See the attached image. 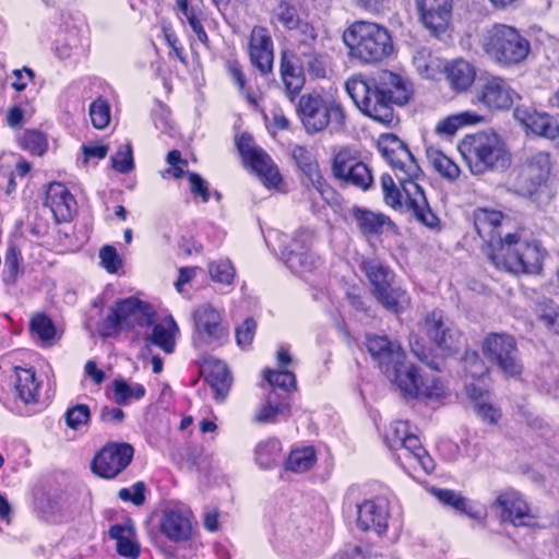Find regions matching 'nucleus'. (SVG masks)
<instances>
[{
	"label": "nucleus",
	"instance_id": "obj_1",
	"mask_svg": "<svg viewBox=\"0 0 559 559\" xmlns=\"http://www.w3.org/2000/svg\"><path fill=\"white\" fill-rule=\"evenodd\" d=\"M380 143L383 156L391 165L401 189L393 178L385 174L381 177V187L385 203L401 212L412 213L418 222L432 228L439 219L429 207L427 198L418 180L421 170L407 146L396 136L391 135Z\"/></svg>",
	"mask_w": 559,
	"mask_h": 559
},
{
	"label": "nucleus",
	"instance_id": "obj_2",
	"mask_svg": "<svg viewBox=\"0 0 559 559\" xmlns=\"http://www.w3.org/2000/svg\"><path fill=\"white\" fill-rule=\"evenodd\" d=\"M504 215L495 210L477 209L474 225L478 235L488 242L487 255L497 269L519 274H535L542 270L543 251L539 243L523 238L519 233L499 231Z\"/></svg>",
	"mask_w": 559,
	"mask_h": 559
},
{
	"label": "nucleus",
	"instance_id": "obj_3",
	"mask_svg": "<svg viewBox=\"0 0 559 559\" xmlns=\"http://www.w3.org/2000/svg\"><path fill=\"white\" fill-rule=\"evenodd\" d=\"M366 346L386 378L396 383L405 397H433L442 394V384L435 376L423 374L405 362L401 345L384 335H367Z\"/></svg>",
	"mask_w": 559,
	"mask_h": 559
},
{
	"label": "nucleus",
	"instance_id": "obj_4",
	"mask_svg": "<svg viewBox=\"0 0 559 559\" xmlns=\"http://www.w3.org/2000/svg\"><path fill=\"white\" fill-rule=\"evenodd\" d=\"M348 55L362 63H376L393 52V41L388 29L370 22H356L343 33Z\"/></svg>",
	"mask_w": 559,
	"mask_h": 559
},
{
	"label": "nucleus",
	"instance_id": "obj_5",
	"mask_svg": "<svg viewBox=\"0 0 559 559\" xmlns=\"http://www.w3.org/2000/svg\"><path fill=\"white\" fill-rule=\"evenodd\" d=\"M461 152L474 175L504 168L510 164L506 143L492 131L467 135L462 142Z\"/></svg>",
	"mask_w": 559,
	"mask_h": 559
},
{
	"label": "nucleus",
	"instance_id": "obj_6",
	"mask_svg": "<svg viewBox=\"0 0 559 559\" xmlns=\"http://www.w3.org/2000/svg\"><path fill=\"white\" fill-rule=\"evenodd\" d=\"M486 56L501 66L518 64L526 59L531 45L518 29L506 24H495L481 35Z\"/></svg>",
	"mask_w": 559,
	"mask_h": 559
},
{
	"label": "nucleus",
	"instance_id": "obj_7",
	"mask_svg": "<svg viewBox=\"0 0 559 559\" xmlns=\"http://www.w3.org/2000/svg\"><path fill=\"white\" fill-rule=\"evenodd\" d=\"M297 114L307 133L314 134L331 128L338 132L345 126L346 115L343 106L333 97L310 93L299 99Z\"/></svg>",
	"mask_w": 559,
	"mask_h": 559
},
{
	"label": "nucleus",
	"instance_id": "obj_8",
	"mask_svg": "<svg viewBox=\"0 0 559 559\" xmlns=\"http://www.w3.org/2000/svg\"><path fill=\"white\" fill-rule=\"evenodd\" d=\"M345 88L364 115L385 126L395 121L393 107L382 97L373 78L354 75L346 81Z\"/></svg>",
	"mask_w": 559,
	"mask_h": 559
},
{
	"label": "nucleus",
	"instance_id": "obj_9",
	"mask_svg": "<svg viewBox=\"0 0 559 559\" xmlns=\"http://www.w3.org/2000/svg\"><path fill=\"white\" fill-rule=\"evenodd\" d=\"M362 270L373 287L377 300L388 310L399 312L408 304L406 293L392 286L393 274L378 260H366Z\"/></svg>",
	"mask_w": 559,
	"mask_h": 559
},
{
	"label": "nucleus",
	"instance_id": "obj_10",
	"mask_svg": "<svg viewBox=\"0 0 559 559\" xmlns=\"http://www.w3.org/2000/svg\"><path fill=\"white\" fill-rule=\"evenodd\" d=\"M193 344L195 346L219 347L228 340L229 329L221 312L211 304H202L192 312Z\"/></svg>",
	"mask_w": 559,
	"mask_h": 559
},
{
	"label": "nucleus",
	"instance_id": "obj_11",
	"mask_svg": "<svg viewBox=\"0 0 559 559\" xmlns=\"http://www.w3.org/2000/svg\"><path fill=\"white\" fill-rule=\"evenodd\" d=\"M313 233L299 228L289 238L283 240L282 258L287 267L298 275L313 271L319 264V258L311 251Z\"/></svg>",
	"mask_w": 559,
	"mask_h": 559
},
{
	"label": "nucleus",
	"instance_id": "obj_12",
	"mask_svg": "<svg viewBox=\"0 0 559 559\" xmlns=\"http://www.w3.org/2000/svg\"><path fill=\"white\" fill-rule=\"evenodd\" d=\"M385 442L391 450H402L403 455L419 464L424 471L433 468V461L421 447L419 438L409 431L408 421L395 420L385 432Z\"/></svg>",
	"mask_w": 559,
	"mask_h": 559
},
{
	"label": "nucleus",
	"instance_id": "obj_13",
	"mask_svg": "<svg viewBox=\"0 0 559 559\" xmlns=\"http://www.w3.org/2000/svg\"><path fill=\"white\" fill-rule=\"evenodd\" d=\"M483 353L504 374L514 377L522 372L523 365L512 336L496 333L488 335L483 343Z\"/></svg>",
	"mask_w": 559,
	"mask_h": 559
},
{
	"label": "nucleus",
	"instance_id": "obj_14",
	"mask_svg": "<svg viewBox=\"0 0 559 559\" xmlns=\"http://www.w3.org/2000/svg\"><path fill=\"white\" fill-rule=\"evenodd\" d=\"M236 143L245 164L252 168L266 187L276 188L282 176L267 153L258 147L252 136L247 133L241 134Z\"/></svg>",
	"mask_w": 559,
	"mask_h": 559
},
{
	"label": "nucleus",
	"instance_id": "obj_15",
	"mask_svg": "<svg viewBox=\"0 0 559 559\" xmlns=\"http://www.w3.org/2000/svg\"><path fill=\"white\" fill-rule=\"evenodd\" d=\"M550 169L551 159L548 152L539 151L532 154L515 178V191L523 197L532 195L547 180Z\"/></svg>",
	"mask_w": 559,
	"mask_h": 559
},
{
	"label": "nucleus",
	"instance_id": "obj_16",
	"mask_svg": "<svg viewBox=\"0 0 559 559\" xmlns=\"http://www.w3.org/2000/svg\"><path fill=\"white\" fill-rule=\"evenodd\" d=\"M518 93L500 76H488L479 80L475 91L474 103L481 104L489 110L509 109Z\"/></svg>",
	"mask_w": 559,
	"mask_h": 559
},
{
	"label": "nucleus",
	"instance_id": "obj_17",
	"mask_svg": "<svg viewBox=\"0 0 559 559\" xmlns=\"http://www.w3.org/2000/svg\"><path fill=\"white\" fill-rule=\"evenodd\" d=\"M333 175L344 183L367 190L373 182L371 170L348 148L341 150L333 159Z\"/></svg>",
	"mask_w": 559,
	"mask_h": 559
},
{
	"label": "nucleus",
	"instance_id": "obj_18",
	"mask_svg": "<svg viewBox=\"0 0 559 559\" xmlns=\"http://www.w3.org/2000/svg\"><path fill=\"white\" fill-rule=\"evenodd\" d=\"M159 530L170 542H188L193 533L192 511L182 503L165 507L160 514Z\"/></svg>",
	"mask_w": 559,
	"mask_h": 559
},
{
	"label": "nucleus",
	"instance_id": "obj_19",
	"mask_svg": "<svg viewBox=\"0 0 559 559\" xmlns=\"http://www.w3.org/2000/svg\"><path fill=\"white\" fill-rule=\"evenodd\" d=\"M423 329L427 336L443 353H451L459 349L461 333L452 321L443 316L439 309L432 310L425 317Z\"/></svg>",
	"mask_w": 559,
	"mask_h": 559
},
{
	"label": "nucleus",
	"instance_id": "obj_20",
	"mask_svg": "<svg viewBox=\"0 0 559 559\" xmlns=\"http://www.w3.org/2000/svg\"><path fill=\"white\" fill-rule=\"evenodd\" d=\"M133 457V448L128 443H112L104 447L94 457L93 472L103 478H114L123 471Z\"/></svg>",
	"mask_w": 559,
	"mask_h": 559
},
{
	"label": "nucleus",
	"instance_id": "obj_21",
	"mask_svg": "<svg viewBox=\"0 0 559 559\" xmlns=\"http://www.w3.org/2000/svg\"><path fill=\"white\" fill-rule=\"evenodd\" d=\"M373 80L389 106H403L411 99L413 94L412 84L401 74L383 70L373 76Z\"/></svg>",
	"mask_w": 559,
	"mask_h": 559
},
{
	"label": "nucleus",
	"instance_id": "obj_22",
	"mask_svg": "<svg viewBox=\"0 0 559 559\" xmlns=\"http://www.w3.org/2000/svg\"><path fill=\"white\" fill-rule=\"evenodd\" d=\"M249 56L252 64L266 74L272 70L274 51L270 32L262 26H254L250 34Z\"/></svg>",
	"mask_w": 559,
	"mask_h": 559
},
{
	"label": "nucleus",
	"instance_id": "obj_23",
	"mask_svg": "<svg viewBox=\"0 0 559 559\" xmlns=\"http://www.w3.org/2000/svg\"><path fill=\"white\" fill-rule=\"evenodd\" d=\"M201 372L214 393V399L223 402L231 385V376L226 364L214 357H204L200 362Z\"/></svg>",
	"mask_w": 559,
	"mask_h": 559
},
{
	"label": "nucleus",
	"instance_id": "obj_24",
	"mask_svg": "<svg viewBox=\"0 0 559 559\" xmlns=\"http://www.w3.org/2000/svg\"><path fill=\"white\" fill-rule=\"evenodd\" d=\"M420 20L432 33L443 32L450 22L451 0H416Z\"/></svg>",
	"mask_w": 559,
	"mask_h": 559
},
{
	"label": "nucleus",
	"instance_id": "obj_25",
	"mask_svg": "<svg viewBox=\"0 0 559 559\" xmlns=\"http://www.w3.org/2000/svg\"><path fill=\"white\" fill-rule=\"evenodd\" d=\"M45 205L50 209L58 223L70 221L76 210L75 199L60 182H52L48 186Z\"/></svg>",
	"mask_w": 559,
	"mask_h": 559
},
{
	"label": "nucleus",
	"instance_id": "obj_26",
	"mask_svg": "<svg viewBox=\"0 0 559 559\" xmlns=\"http://www.w3.org/2000/svg\"><path fill=\"white\" fill-rule=\"evenodd\" d=\"M513 115L516 121L534 134L549 140L554 134H558V123L548 114L538 112L531 107L518 106Z\"/></svg>",
	"mask_w": 559,
	"mask_h": 559
},
{
	"label": "nucleus",
	"instance_id": "obj_27",
	"mask_svg": "<svg viewBox=\"0 0 559 559\" xmlns=\"http://www.w3.org/2000/svg\"><path fill=\"white\" fill-rule=\"evenodd\" d=\"M357 524L362 531L373 530L382 535L388 526V503L386 501L367 500L358 506Z\"/></svg>",
	"mask_w": 559,
	"mask_h": 559
},
{
	"label": "nucleus",
	"instance_id": "obj_28",
	"mask_svg": "<svg viewBox=\"0 0 559 559\" xmlns=\"http://www.w3.org/2000/svg\"><path fill=\"white\" fill-rule=\"evenodd\" d=\"M281 78L285 93L293 102L305 85V73L301 64L292 50H285L281 58Z\"/></svg>",
	"mask_w": 559,
	"mask_h": 559
},
{
	"label": "nucleus",
	"instance_id": "obj_29",
	"mask_svg": "<svg viewBox=\"0 0 559 559\" xmlns=\"http://www.w3.org/2000/svg\"><path fill=\"white\" fill-rule=\"evenodd\" d=\"M497 503L502 508V520H508L515 526L528 525L534 518L527 503L516 491H504L498 497Z\"/></svg>",
	"mask_w": 559,
	"mask_h": 559
},
{
	"label": "nucleus",
	"instance_id": "obj_30",
	"mask_svg": "<svg viewBox=\"0 0 559 559\" xmlns=\"http://www.w3.org/2000/svg\"><path fill=\"white\" fill-rule=\"evenodd\" d=\"M13 385L16 396L25 404L37 403L41 381L37 379L33 367L13 368Z\"/></svg>",
	"mask_w": 559,
	"mask_h": 559
},
{
	"label": "nucleus",
	"instance_id": "obj_31",
	"mask_svg": "<svg viewBox=\"0 0 559 559\" xmlns=\"http://www.w3.org/2000/svg\"><path fill=\"white\" fill-rule=\"evenodd\" d=\"M139 304L140 300L133 297L117 301L104 321L106 334L109 335L112 331L117 330L132 329V319L135 316Z\"/></svg>",
	"mask_w": 559,
	"mask_h": 559
},
{
	"label": "nucleus",
	"instance_id": "obj_32",
	"mask_svg": "<svg viewBox=\"0 0 559 559\" xmlns=\"http://www.w3.org/2000/svg\"><path fill=\"white\" fill-rule=\"evenodd\" d=\"M445 78L450 87L456 93L466 92L476 78L475 67L463 59H456L444 67Z\"/></svg>",
	"mask_w": 559,
	"mask_h": 559
},
{
	"label": "nucleus",
	"instance_id": "obj_33",
	"mask_svg": "<svg viewBox=\"0 0 559 559\" xmlns=\"http://www.w3.org/2000/svg\"><path fill=\"white\" fill-rule=\"evenodd\" d=\"M290 414L289 401L271 390L265 404L257 412L254 421L259 424L275 423L280 417H288Z\"/></svg>",
	"mask_w": 559,
	"mask_h": 559
},
{
	"label": "nucleus",
	"instance_id": "obj_34",
	"mask_svg": "<svg viewBox=\"0 0 559 559\" xmlns=\"http://www.w3.org/2000/svg\"><path fill=\"white\" fill-rule=\"evenodd\" d=\"M179 333V328L173 317H168L164 322L157 323L153 326V331L148 341L158 346L164 353L171 354L176 346V334Z\"/></svg>",
	"mask_w": 559,
	"mask_h": 559
},
{
	"label": "nucleus",
	"instance_id": "obj_35",
	"mask_svg": "<svg viewBox=\"0 0 559 559\" xmlns=\"http://www.w3.org/2000/svg\"><path fill=\"white\" fill-rule=\"evenodd\" d=\"M298 58L304 73L313 78H324L328 70V58L317 49H299L294 51Z\"/></svg>",
	"mask_w": 559,
	"mask_h": 559
},
{
	"label": "nucleus",
	"instance_id": "obj_36",
	"mask_svg": "<svg viewBox=\"0 0 559 559\" xmlns=\"http://www.w3.org/2000/svg\"><path fill=\"white\" fill-rule=\"evenodd\" d=\"M353 215L358 228L365 235L380 234L386 224H391L386 216L367 210L354 209Z\"/></svg>",
	"mask_w": 559,
	"mask_h": 559
},
{
	"label": "nucleus",
	"instance_id": "obj_37",
	"mask_svg": "<svg viewBox=\"0 0 559 559\" xmlns=\"http://www.w3.org/2000/svg\"><path fill=\"white\" fill-rule=\"evenodd\" d=\"M293 156L299 165L300 169L309 178L317 189L323 186V177L319 170L318 163L313 159L312 155L305 147L297 146L293 151Z\"/></svg>",
	"mask_w": 559,
	"mask_h": 559
},
{
	"label": "nucleus",
	"instance_id": "obj_38",
	"mask_svg": "<svg viewBox=\"0 0 559 559\" xmlns=\"http://www.w3.org/2000/svg\"><path fill=\"white\" fill-rule=\"evenodd\" d=\"M413 64L425 79H435L442 69V61L427 48L416 51L413 57Z\"/></svg>",
	"mask_w": 559,
	"mask_h": 559
},
{
	"label": "nucleus",
	"instance_id": "obj_39",
	"mask_svg": "<svg viewBox=\"0 0 559 559\" xmlns=\"http://www.w3.org/2000/svg\"><path fill=\"white\" fill-rule=\"evenodd\" d=\"M483 120V117L478 114L471 111H463L453 116H450L443 120H441L437 127L436 131L438 134H443L447 136H451L455 134L459 128L463 126L476 124Z\"/></svg>",
	"mask_w": 559,
	"mask_h": 559
},
{
	"label": "nucleus",
	"instance_id": "obj_40",
	"mask_svg": "<svg viewBox=\"0 0 559 559\" xmlns=\"http://www.w3.org/2000/svg\"><path fill=\"white\" fill-rule=\"evenodd\" d=\"M427 158L436 171L448 180H455L460 176L459 166L444 153L437 148L427 150Z\"/></svg>",
	"mask_w": 559,
	"mask_h": 559
},
{
	"label": "nucleus",
	"instance_id": "obj_41",
	"mask_svg": "<svg viewBox=\"0 0 559 559\" xmlns=\"http://www.w3.org/2000/svg\"><path fill=\"white\" fill-rule=\"evenodd\" d=\"M317 455L312 447L297 448L290 451L286 461V469L295 473L309 471L316 463Z\"/></svg>",
	"mask_w": 559,
	"mask_h": 559
},
{
	"label": "nucleus",
	"instance_id": "obj_42",
	"mask_svg": "<svg viewBox=\"0 0 559 559\" xmlns=\"http://www.w3.org/2000/svg\"><path fill=\"white\" fill-rule=\"evenodd\" d=\"M282 453V444L277 439H267L258 444L255 449V461L262 468H270L275 465Z\"/></svg>",
	"mask_w": 559,
	"mask_h": 559
},
{
	"label": "nucleus",
	"instance_id": "obj_43",
	"mask_svg": "<svg viewBox=\"0 0 559 559\" xmlns=\"http://www.w3.org/2000/svg\"><path fill=\"white\" fill-rule=\"evenodd\" d=\"M114 386V401L119 405H127L132 400H140L145 394V389L139 383H128L126 380H115Z\"/></svg>",
	"mask_w": 559,
	"mask_h": 559
},
{
	"label": "nucleus",
	"instance_id": "obj_44",
	"mask_svg": "<svg viewBox=\"0 0 559 559\" xmlns=\"http://www.w3.org/2000/svg\"><path fill=\"white\" fill-rule=\"evenodd\" d=\"M536 316L546 329L559 335V306L551 300H543L536 306Z\"/></svg>",
	"mask_w": 559,
	"mask_h": 559
},
{
	"label": "nucleus",
	"instance_id": "obj_45",
	"mask_svg": "<svg viewBox=\"0 0 559 559\" xmlns=\"http://www.w3.org/2000/svg\"><path fill=\"white\" fill-rule=\"evenodd\" d=\"M265 378L272 390L289 401V392L296 386V379L293 372L287 370L266 371Z\"/></svg>",
	"mask_w": 559,
	"mask_h": 559
},
{
	"label": "nucleus",
	"instance_id": "obj_46",
	"mask_svg": "<svg viewBox=\"0 0 559 559\" xmlns=\"http://www.w3.org/2000/svg\"><path fill=\"white\" fill-rule=\"evenodd\" d=\"M211 278L219 284L231 285L236 270L228 259H219L209 263Z\"/></svg>",
	"mask_w": 559,
	"mask_h": 559
},
{
	"label": "nucleus",
	"instance_id": "obj_47",
	"mask_svg": "<svg viewBox=\"0 0 559 559\" xmlns=\"http://www.w3.org/2000/svg\"><path fill=\"white\" fill-rule=\"evenodd\" d=\"M110 106L108 102L103 98H96L90 105V117L94 128L98 130L105 129L110 122Z\"/></svg>",
	"mask_w": 559,
	"mask_h": 559
},
{
	"label": "nucleus",
	"instance_id": "obj_48",
	"mask_svg": "<svg viewBox=\"0 0 559 559\" xmlns=\"http://www.w3.org/2000/svg\"><path fill=\"white\" fill-rule=\"evenodd\" d=\"M67 426L73 430H80L82 427L87 426L91 412L90 407L85 404H78L67 409L64 414Z\"/></svg>",
	"mask_w": 559,
	"mask_h": 559
},
{
	"label": "nucleus",
	"instance_id": "obj_49",
	"mask_svg": "<svg viewBox=\"0 0 559 559\" xmlns=\"http://www.w3.org/2000/svg\"><path fill=\"white\" fill-rule=\"evenodd\" d=\"M473 409L477 417L488 425H497L501 419L502 413L499 406L488 401V399L476 402Z\"/></svg>",
	"mask_w": 559,
	"mask_h": 559
},
{
	"label": "nucleus",
	"instance_id": "obj_50",
	"mask_svg": "<svg viewBox=\"0 0 559 559\" xmlns=\"http://www.w3.org/2000/svg\"><path fill=\"white\" fill-rule=\"evenodd\" d=\"M21 146L34 155H43L47 150V141L39 131H25L20 140Z\"/></svg>",
	"mask_w": 559,
	"mask_h": 559
},
{
	"label": "nucleus",
	"instance_id": "obj_51",
	"mask_svg": "<svg viewBox=\"0 0 559 559\" xmlns=\"http://www.w3.org/2000/svg\"><path fill=\"white\" fill-rule=\"evenodd\" d=\"M31 331L44 342L52 340L56 334L52 321L45 314H36L32 318Z\"/></svg>",
	"mask_w": 559,
	"mask_h": 559
},
{
	"label": "nucleus",
	"instance_id": "obj_52",
	"mask_svg": "<svg viewBox=\"0 0 559 559\" xmlns=\"http://www.w3.org/2000/svg\"><path fill=\"white\" fill-rule=\"evenodd\" d=\"M112 168L121 174L130 173L133 167L132 147L130 143L122 144L111 156Z\"/></svg>",
	"mask_w": 559,
	"mask_h": 559
},
{
	"label": "nucleus",
	"instance_id": "obj_53",
	"mask_svg": "<svg viewBox=\"0 0 559 559\" xmlns=\"http://www.w3.org/2000/svg\"><path fill=\"white\" fill-rule=\"evenodd\" d=\"M277 21L287 29H297L301 23L297 10L286 2H281L276 10Z\"/></svg>",
	"mask_w": 559,
	"mask_h": 559
},
{
	"label": "nucleus",
	"instance_id": "obj_54",
	"mask_svg": "<svg viewBox=\"0 0 559 559\" xmlns=\"http://www.w3.org/2000/svg\"><path fill=\"white\" fill-rule=\"evenodd\" d=\"M102 266L108 273H116L122 265V261L114 246H104L99 251Z\"/></svg>",
	"mask_w": 559,
	"mask_h": 559
},
{
	"label": "nucleus",
	"instance_id": "obj_55",
	"mask_svg": "<svg viewBox=\"0 0 559 559\" xmlns=\"http://www.w3.org/2000/svg\"><path fill=\"white\" fill-rule=\"evenodd\" d=\"M226 69L230 79L238 86L239 91L242 94H246V97L250 103H254V97L246 91V79L240 64L237 61H228L226 63Z\"/></svg>",
	"mask_w": 559,
	"mask_h": 559
},
{
	"label": "nucleus",
	"instance_id": "obj_56",
	"mask_svg": "<svg viewBox=\"0 0 559 559\" xmlns=\"http://www.w3.org/2000/svg\"><path fill=\"white\" fill-rule=\"evenodd\" d=\"M437 499L443 504L451 506L454 509L467 512V500L456 491H432Z\"/></svg>",
	"mask_w": 559,
	"mask_h": 559
},
{
	"label": "nucleus",
	"instance_id": "obj_57",
	"mask_svg": "<svg viewBox=\"0 0 559 559\" xmlns=\"http://www.w3.org/2000/svg\"><path fill=\"white\" fill-rule=\"evenodd\" d=\"M465 371L474 379H479L487 373V368L477 353H467L464 358Z\"/></svg>",
	"mask_w": 559,
	"mask_h": 559
},
{
	"label": "nucleus",
	"instance_id": "obj_58",
	"mask_svg": "<svg viewBox=\"0 0 559 559\" xmlns=\"http://www.w3.org/2000/svg\"><path fill=\"white\" fill-rule=\"evenodd\" d=\"M255 328L257 324L252 319L245 320L236 330L237 344L241 347L249 346L253 340Z\"/></svg>",
	"mask_w": 559,
	"mask_h": 559
},
{
	"label": "nucleus",
	"instance_id": "obj_59",
	"mask_svg": "<svg viewBox=\"0 0 559 559\" xmlns=\"http://www.w3.org/2000/svg\"><path fill=\"white\" fill-rule=\"evenodd\" d=\"M300 38L296 50L299 49H316L317 32L313 26L308 23H302L299 27Z\"/></svg>",
	"mask_w": 559,
	"mask_h": 559
},
{
	"label": "nucleus",
	"instance_id": "obj_60",
	"mask_svg": "<svg viewBox=\"0 0 559 559\" xmlns=\"http://www.w3.org/2000/svg\"><path fill=\"white\" fill-rule=\"evenodd\" d=\"M154 322V311L152 307L140 301L139 307L135 311V316L132 319V329L135 326H148Z\"/></svg>",
	"mask_w": 559,
	"mask_h": 559
},
{
	"label": "nucleus",
	"instance_id": "obj_61",
	"mask_svg": "<svg viewBox=\"0 0 559 559\" xmlns=\"http://www.w3.org/2000/svg\"><path fill=\"white\" fill-rule=\"evenodd\" d=\"M188 178L190 181V189L194 195L201 197L203 202H207L210 199L209 188L203 178L194 173H189Z\"/></svg>",
	"mask_w": 559,
	"mask_h": 559
},
{
	"label": "nucleus",
	"instance_id": "obj_62",
	"mask_svg": "<svg viewBox=\"0 0 559 559\" xmlns=\"http://www.w3.org/2000/svg\"><path fill=\"white\" fill-rule=\"evenodd\" d=\"M36 507L43 514H51L58 509V501L48 491H40L36 497Z\"/></svg>",
	"mask_w": 559,
	"mask_h": 559
},
{
	"label": "nucleus",
	"instance_id": "obj_63",
	"mask_svg": "<svg viewBox=\"0 0 559 559\" xmlns=\"http://www.w3.org/2000/svg\"><path fill=\"white\" fill-rule=\"evenodd\" d=\"M178 10L186 17L187 22L202 17L203 13L199 5L189 4L188 0H177Z\"/></svg>",
	"mask_w": 559,
	"mask_h": 559
},
{
	"label": "nucleus",
	"instance_id": "obj_64",
	"mask_svg": "<svg viewBox=\"0 0 559 559\" xmlns=\"http://www.w3.org/2000/svg\"><path fill=\"white\" fill-rule=\"evenodd\" d=\"M117 551L129 558H136L140 554L138 545L127 536L117 543Z\"/></svg>",
	"mask_w": 559,
	"mask_h": 559
}]
</instances>
